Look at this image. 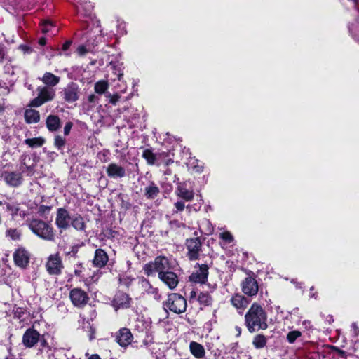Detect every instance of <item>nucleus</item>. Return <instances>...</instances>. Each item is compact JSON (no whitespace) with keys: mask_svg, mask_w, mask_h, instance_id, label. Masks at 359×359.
<instances>
[{"mask_svg":"<svg viewBox=\"0 0 359 359\" xmlns=\"http://www.w3.org/2000/svg\"><path fill=\"white\" fill-rule=\"evenodd\" d=\"M267 316L261 306L254 303L245 316V325L250 332L266 330Z\"/></svg>","mask_w":359,"mask_h":359,"instance_id":"f257e3e1","label":"nucleus"},{"mask_svg":"<svg viewBox=\"0 0 359 359\" xmlns=\"http://www.w3.org/2000/svg\"><path fill=\"white\" fill-rule=\"evenodd\" d=\"M174 269V262H170L164 256H158L153 262H150L144 266V273L149 276L158 272V276L168 270Z\"/></svg>","mask_w":359,"mask_h":359,"instance_id":"f03ea898","label":"nucleus"},{"mask_svg":"<svg viewBox=\"0 0 359 359\" xmlns=\"http://www.w3.org/2000/svg\"><path fill=\"white\" fill-rule=\"evenodd\" d=\"M29 228L34 233L43 239L51 241L54 238L52 227L41 220L32 219L29 223Z\"/></svg>","mask_w":359,"mask_h":359,"instance_id":"7ed1b4c3","label":"nucleus"},{"mask_svg":"<svg viewBox=\"0 0 359 359\" xmlns=\"http://www.w3.org/2000/svg\"><path fill=\"white\" fill-rule=\"evenodd\" d=\"M164 306L175 313H182L186 311L187 301L182 295L172 293L168 295Z\"/></svg>","mask_w":359,"mask_h":359,"instance_id":"20e7f679","label":"nucleus"},{"mask_svg":"<svg viewBox=\"0 0 359 359\" xmlns=\"http://www.w3.org/2000/svg\"><path fill=\"white\" fill-rule=\"evenodd\" d=\"M0 205L13 217L19 215L25 218L29 215L28 208H25L23 205L13 201H0Z\"/></svg>","mask_w":359,"mask_h":359,"instance_id":"39448f33","label":"nucleus"},{"mask_svg":"<svg viewBox=\"0 0 359 359\" xmlns=\"http://www.w3.org/2000/svg\"><path fill=\"white\" fill-rule=\"evenodd\" d=\"M37 90L38 96L30 102L31 107H39L45 102L53 100L55 96V90L47 87H39Z\"/></svg>","mask_w":359,"mask_h":359,"instance_id":"423d86ee","label":"nucleus"},{"mask_svg":"<svg viewBox=\"0 0 359 359\" xmlns=\"http://www.w3.org/2000/svg\"><path fill=\"white\" fill-rule=\"evenodd\" d=\"M46 268L48 273L50 275H58L61 273L63 268L62 260L58 254L50 255L46 264Z\"/></svg>","mask_w":359,"mask_h":359,"instance_id":"0eeeda50","label":"nucleus"},{"mask_svg":"<svg viewBox=\"0 0 359 359\" xmlns=\"http://www.w3.org/2000/svg\"><path fill=\"white\" fill-rule=\"evenodd\" d=\"M69 298L76 307H83L85 306L89 298L87 293L80 288H74L69 292Z\"/></svg>","mask_w":359,"mask_h":359,"instance_id":"6e6552de","label":"nucleus"},{"mask_svg":"<svg viewBox=\"0 0 359 359\" xmlns=\"http://www.w3.org/2000/svg\"><path fill=\"white\" fill-rule=\"evenodd\" d=\"M72 217L68 211L64 208H59L57 212L55 224L60 231L67 229L71 224Z\"/></svg>","mask_w":359,"mask_h":359,"instance_id":"1a4fd4ad","label":"nucleus"},{"mask_svg":"<svg viewBox=\"0 0 359 359\" xmlns=\"http://www.w3.org/2000/svg\"><path fill=\"white\" fill-rule=\"evenodd\" d=\"M188 252L187 256L191 260H196L199 257L201 243L198 238H191L187 241L186 243Z\"/></svg>","mask_w":359,"mask_h":359,"instance_id":"9d476101","label":"nucleus"},{"mask_svg":"<svg viewBox=\"0 0 359 359\" xmlns=\"http://www.w3.org/2000/svg\"><path fill=\"white\" fill-rule=\"evenodd\" d=\"M13 259L17 266L25 268L29 263V253L24 248L20 247L13 253Z\"/></svg>","mask_w":359,"mask_h":359,"instance_id":"9b49d317","label":"nucleus"},{"mask_svg":"<svg viewBox=\"0 0 359 359\" xmlns=\"http://www.w3.org/2000/svg\"><path fill=\"white\" fill-rule=\"evenodd\" d=\"M198 266V269L191 273L189 276V280L194 283H204L208 278V267L206 264L199 265Z\"/></svg>","mask_w":359,"mask_h":359,"instance_id":"f8f14e48","label":"nucleus"},{"mask_svg":"<svg viewBox=\"0 0 359 359\" xmlns=\"http://www.w3.org/2000/svg\"><path fill=\"white\" fill-rule=\"evenodd\" d=\"M39 333L34 329H28L22 337L23 344L28 348L34 346L39 339Z\"/></svg>","mask_w":359,"mask_h":359,"instance_id":"ddd939ff","label":"nucleus"},{"mask_svg":"<svg viewBox=\"0 0 359 359\" xmlns=\"http://www.w3.org/2000/svg\"><path fill=\"white\" fill-rule=\"evenodd\" d=\"M158 278L171 290L175 288L179 283L177 276L170 270L158 276Z\"/></svg>","mask_w":359,"mask_h":359,"instance_id":"4468645a","label":"nucleus"},{"mask_svg":"<svg viewBox=\"0 0 359 359\" xmlns=\"http://www.w3.org/2000/svg\"><path fill=\"white\" fill-rule=\"evenodd\" d=\"M175 194L180 198H183L186 201H190L194 198V191L187 188L186 182H180L177 185Z\"/></svg>","mask_w":359,"mask_h":359,"instance_id":"2eb2a0df","label":"nucleus"},{"mask_svg":"<svg viewBox=\"0 0 359 359\" xmlns=\"http://www.w3.org/2000/svg\"><path fill=\"white\" fill-rule=\"evenodd\" d=\"M64 98L68 102H73L79 99V88L76 83H72L64 89Z\"/></svg>","mask_w":359,"mask_h":359,"instance_id":"dca6fc26","label":"nucleus"},{"mask_svg":"<svg viewBox=\"0 0 359 359\" xmlns=\"http://www.w3.org/2000/svg\"><path fill=\"white\" fill-rule=\"evenodd\" d=\"M243 292L249 296L255 295L258 292V285L255 279L247 278L242 283Z\"/></svg>","mask_w":359,"mask_h":359,"instance_id":"f3484780","label":"nucleus"},{"mask_svg":"<svg viewBox=\"0 0 359 359\" xmlns=\"http://www.w3.org/2000/svg\"><path fill=\"white\" fill-rule=\"evenodd\" d=\"M107 174L111 178H122L126 176V170L116 163H110L107 168Z\"/></svg>","mask_w":359,"mask_h":359,"instance_id":"a211bd4d","label":"nucleus"},{"mask_svg":"<svg viewBox=\"0 0 359 359\" xmlns=\"http://www.w3.org/2000/svg\"><path fill=\"white\" fill-rule=\"evenodd\" d=\"M6 183L11 187H18L22 184V177L20 172H7L4 174Z\"/></svg>","mask_w":359,"mask_h":359,"instance_id":"6ab92c4d","label":"nucleus"},{"mask_svg":"<svg viewBox=\"0 0 359 359\" xmlns=\"http://www.w3.org/2000/svg\"><path fill=\"white\" fill-rule=\"evenodd\" d=\"M133 339V335L130 331L127 328H123L119 330L117 337L116 341L121 346H127L129 345Z\"/></svg>","mask_w":359,"mask_h":359,"instance_id":"aec40b11","label":"nucleus"},{"mask_svg":"<svg viewBox=\"0 0 359 359\" xmlns=\"http://www.w3.org/2000/svg\"><path fill=\"white\" fill-rule=\"evenodd\" d=\"M131 299L126 293H118L114 299V306L116 309L128 308L130 306Z\"/></svg>","mask_w":359,"mask_h":359,"instance_id":"412c9836","label":"nucleus"},{"mask_svg":"<svg viewBox=\"0 0 359 359\" xmlns=\"http://www.w3.org/2000/svg\"><path fill=\"white\" fill-rule=\"evenodd\" d=\"M231 302L236 309L240 310V313L243 312L249 304L247 299L241 294H235L233 296L231 299Z\"/></svg>","mask_w":359,"mask_h":359,"instance_id":"4be33fe9","label":"nucleus"},{"mask_svg":"<svg viewBox=\"0 0 359 359\" xmlns=\"http://www.w3.org/2000/svg\"><path fill=\"white\" fill-rule=\"evenodd\" d=\"M48 130L50 132H55L61 127L60 118L55 115H49L46 121Z\"/></svg>","mask_w":359,"mask_h":359,"instance_id":"5701e85b","label":"nucleus"},{"mask_svg":"<svg viewBox=\"0 0 359 359\" xmlns=\"http://www.w3.org/2000/svg\"><path fill=\"white\" fill-rule=\"evenodd\" d=\"M108 261V256L107 253L102 249L95 250L93 264L97 267L104 266Z\"/></svg>","mask_w":359,"mask_h":359,"instance_id":"b1692460","label":"nucleus"},{"mask_svg":"<svg viewBox=\"0 0 359 359\" xmlns=\"http://www.w3.org/2000/svg\"><path fill=\"white\" fill-rule=\"evenodd\" d=\"M76 8L78 13H81L82 15L88 16L90 15L93 9V5L90 1H81L78 2L76 4Z\"/></svg>","mask_w":359,"mask_h":359,"instance_id":"393cba45","label":"nucleus"},{"mask_svg":"<svg viewBox=\"0 0 359 359\" xmlns=\"http://www.w3.org/2000/svg\"><path fill=\"white\" fill-rule=\"evenodd\" d=\"M25 119L27 123H36L40 120V114L38 111L29 109L25 111Z\"/></svg>","mask_w":359,"mask_h":359,"instance_id":"a878e982","label":"nucleus"},{"mask_svg":"<svg viewBox=\"0 0 359 359\" xmlns=\"http://www.w3.org/2000/svg\"><path fill=\"white\" fill-rule=\"evenodd\" d=\"M190 351L197 358H201L205 355L203 346L195 341H191L189 345Z\"/></svg>","mask_w":359,"mask_h":359,"instance_id":"bb28decb","label":"nucleus"},{"mask_svg":"<svg viewBox=\"0 0 359 359\" xmlns=\"http://www.w3.org/2000/svg\"><path fill=\"white\" fill-rule=\"evenodd\" d=\"M41 80L47 86H55L60 82V77L50 72H46Z\"/></svg>","mask_w":359,"mask_h":359,"instance_id":"cd10ccee","label":"nucleus"},{"mask_svg":"<svg viewBox=\"0 0 359 359\" xmlns=\"http://www.w3.org/2000/svg\"><path fill=\"white\" fill-rule=\"evenodd\" d=\"M145 196L148 198H154L159 194V188L154 183H150L144 189Z\"/></svg>","mask_w":359,"mask_h":359,"instance_id":"c85d7f7f","label":"nucleus"},{"mask_svg":"<svg viewBox=\"0 0 359 359\" xmlns=\"http://www.w3.org/2000/svg\"><path fill=\"white\" fill-rule=\"evenodd\" d=\"M41 31L43 33L50 32L52 34H55V33L58 31V29L55 27L51 21L46 20H44L41 24Z\"/></svg>","mask_w":359,"mask_h":359,"instance_id":"c756f323","label":"nucleus"},{"mask_svg":"<svg viewBox=\"0 0 359 359\" xmlns=\"http://www.w3.org/2000/svg\"><path fill=\"white\" fill-rule=\"evenodd\" d=\"M267 343V339L266 337L263 334H257L256 335L252 341L253 346L257 349H260L266 346Z\"/></svg>","mask_w":359,"mask_h":359,"instance_id":"7c9ffc66","label":"nucleus"},{"mask_svg":"<svg viewBox=\"0 0 359 359\" xmlns=\"http://www.w3.org/2000/svg\"><path fill=\"white\" fill-rule=\"evenodd\" d=\"M71 224L76 230H83L85 228L83 219L80 215H76L72 217Z\"/></svg>","mask_w":359,"mask_h":359,"instance_id":"2f4dec72","label":"nucleus"},{"mask_svg":"<svg viewBox=\"0 0 359 359\" xmlns=\"http://www.w3.org/2000/svg\"><path fill=\"white\" fill-rule=\"evenodd\" d=\"M45 142L44 138L41 137L28 138L25 140V143L30 147H41Z\"/></svg>","mask_w":359,"mask_h":359,"instance_id":"473e14b6","label":"nucleus"},{"mask_svg":"<svg viewBox=\"0 0 359 359\" xmlns=\"http://www.w3.org/2000/svg\"><path fill=\"white\" fill-rule=\"evenodd\" d=\"M109 88V83L107 81L100 80L95 83L94 90L97 94H103Z\"/></svg>","mask_w":359,"mask_h":359,"instance_id":"72a5a7b5","label":"nucleus"},{"mask_svg":"<svg viewBox=\"0 0 359 359\" xmlns=\"http://www.w3.org/2000/svg\"><path fill=\"white\" fill-rule=\"evenodd\" d=\"M138 284L148 293H156L157 289L153 287L149 282L145 278H141L138 280Z\"/></svg>","mask_w":359,"mask_h":359,"instance_id":"f704fd0d","label":"nucleus"},{"mask_svg":"<svg viewBox=\"0 0 359 359\" xmlns=\"http://www.w3.org/2000/svg\"><path fill=\"white\" fill-rule=\"evenodd\" d=\"M198 301L203 306H209L212 304V299L207 292H201L198 297Z\"/></svg>","mask_w":359,"mask_h":359,"instance_id":"c9c22d12","label":"nucleus"},{"mask_svg":"<svg viewBox=\"0 0 359 359\" xmlns=\"http://www.w3.org/2000/svg\"><path fill=\"white\" fill-rule=\"evenodd\" d=\"M142 156L149 165H154L156 162V155L150 149H145L143 151Z\"/></svg>","mask_w":359,"mask_h":359,"instance_id":"e433bc0d","label":"nucleus"},{"mask_svg":"<svg viewBox=\"0 0 359 359\" xmlns=\"http://www.w3.org/2000/svg\"><path fill=\"white\" fill-rule=\"evenodd\" d=\"M219 237L223 240L224 244H230L233 241V236L229 231L220 233Z\"/></svg>","mask_w":359,"mask_h":359,"instance_id":"4c0bfd02","label":"nucleus"},{"mask_svg":"<svg viewBox=\"0 0 359 359\" xmlns=\"http://www.w3.org/2000/svg\"><path fill=\"white\" fill-rule=\"evenodd\" d=\"M66 140L65 138L61 137L60 135H56L54 139V145L55 147L59 149L62 150L65 145Z\"/></svg>","mask_w":359,"mask_h":359,"instance_id":"58836bf2","label":"nucleus"},{"mask_svg":"<svg viewBox=\"0 0 359 359\" xmlns=\"http://www.w3.org/2000/svg\"><path fill=\"white\" fill-rule=\"evenodd\" d=\"M135 280L134 278L128 275H124L119 278L120 283L126 287H129Z\"/></svg>","mask_w":359,"mask_h":359,"instance_id":"ea45409f","label":"nucleus"},{"mask_svg":"<svg viewBox=\"0 0 359 359\" xmlns=\"http://www.w3.org/2000/svg\"><path fill=\"white\" fill-rule=\"evenodd\" d=\"M301 336V332L299 331H291L287 334V341L292 344L295 341V340Z\"/></svg>","mask_w":359,"mask_h":359,"instance_id":"a19ab883","label":"nucleus"},{"mask_svg":"<svg viewBox=\"0 0 359 359\" xmlns=\"http://www.w3.org/2000/svg\"><path fill=\"white\" fill-rule=\"evenodd\" d=\"M20 235V232L15 229H10L6 231V236L13 240L19 238Z\"/></svg>","mask_w":359,"mask_h":359,"instance_id":"79ce46f5","label":"nucleus"},{"mask_svg":"<svg viewBox=\"0 0 359 359\" xmlns=\"http://www.w3.org/2000/svg\"><path fill=\"white\" fill-rule=\"evenodd\" d=\"M106 96L109 99V102L114 105H116L117 104L121 97L120 95H118V94L111 95L110 93H108L107 95H106Z\"/></svg>","mask_w":359,"mask_h":359,"instance_id":"37998d69","label":"nucleus"},{"mask_svg":"<svg viewBox=\"0 0 359 359\" xmlns=\"http://www.w3.org/2000/svg\"><path fill=\"white\" fill-rule=\"evenodd\" d=\"M72 122H67L66 123L65 127H64V134L65 135H68L70 133V130L72 128Z\"/></svg>","mask_w":359,"mask_h":359,"instance_id":"c03bdc74","label":"nucleus"},{"mask_svg":"<svg viewBox=\"0 0 359 359\" xmlns=\"http://www.w3.org/2000/svg\"><path fill=\"white\" fill-rule=\"evenodd\" d=\"M76 52L79 55L83 56L88 52V50L84 46H80L77 48Z\"/></svg>","mask_w":359,"mask_h":359,"instance_id":"a18cd8bd","label":"nucleus"},{"mask_svg":"<svg viewBox=\"0 0 359 359\" xmlns=\"http://www.w3.org/2000/svg\"><path fill=\"white\" fill-rule=\"evenodd\" d=\"M175 207L177 211H182L185 208V205L183 201H177L175 203Z\"/></svg>","mask_w":359,"mask_h":359,"instance_id":"49530a36","label":"nucleus"},{"mask_svg":"<svg viewBox=\"0 0 359 359\" xmlns=\"http://www.w3.org/2000/svg\"><path fill=\"white\" fill-rule=\"evenodd\" d=\"M50 210V208L48 207V206H45V205H41L39 206V210L38 212L41 214V215H44L46 214V212H48Z\"/></svg>","mask_w":359,"mask_h":359,"instance_id":"de8ad7c7","label":"nucleus"},{"mask_svg":"<svg viewBox=\"0 0 359 359\" xmlns=\"http://www.w3.org/2000/svg\"><path fill=\"white\" fill-rule=\"evenodd\" d=\"M98 97L96 96L94 94H92V95H90L88 97V100L89 102L90 103H97L98 102Z\"/></svg>","mask_w":359,"mask_h":359,"instance_id":"09e8293b","label":"nucleus"},{"mask_svg":"<svg viewBox=\"0 0 359 359\" xmlns=\"http://www.w3.org/2000/svg\"><path fill=\"white\" fill-rule=\"evenodd\" d=\"M19 49L21 50L24 53H31V48L26 45H20L19 46Z\"/></svg>","mask_w":359,"mask_h":359,"instance_id":"8fccbe9b","label":"nucleus"},{"mask_svg":"<svg viewBox=\"0 0 359 359\" xmlns=\"http://www.w3.org/2000/svg\"><path fill=\"white\" fill-rule=\"evenodd\" d=\"M71 43H72V42L70 41H66L62 45V50L66 51L70 47Z\"/></svg>","mask_w":359,"mask_h":359,"instance_id":"3c124183","label":"nucleus"},{"mask_svg":"<svg viewBox=\"0 0 359 359\" xmlns=\"http://www.w3.org/2000/svg\"><path fill=\"white\" fill-rule=\"evenodd\" d=\"M194 170L196 172H200L203 170V166L202 165H196L194 168Z\"/></svg>","mask_w":359,"mask_h":359,"instance_id":"603ef678","label":"nucleus"},{"mask_svg":"<svg viewBox=\"0 0 359 359\" xmlns=\"http://www.w3.org/2000/svg\"><path fill=\"white\" fill-rule=\"evenodd\" d=\"M39 43L41 46H44L46 43V38L44 37H41L39 41Z\"/></svg>","mask_w":359,"mask_h":359,"instance_id":"864d4df0","label":"nucleus"},{"mask_svg":"<svg viewBox=\"0 0 359 359\" xmlns=\"http://www.w3.org/2000/svg\"><path fill=\"white\" fill-rule=\"evenodd\" d=\"M89 359H101L98 355H92Z\"/></svg>","mask_w":359,"mask_h":359,"instance_id":"5fc2aeb1","label":"nucleus"},{"mask_svg":"<svg viewBox=\"0 0 359 359\" xmlns=\"http://www.w3.org/2000/svg\"><path fill=\"white\" fill-rule=\"evenodd\" d=\"M123 75V72H119L118 74V80H121L122 76Z\"/></svg>","mask_w":359,"mask_h":359,"instance_id":"6e6d98bb","label":"nucleus"},{"mask_svg":"<svg viewBox=\"0 0 359 359\" xmlns=\"http://www.w3.org/2000/svg\"><path fill=\"white\" fill-rule=\"evenodd\" d=\"M119 27H123V29H124L125 27H126V25L124 22H121V24H119L118 25Z\"/></svg>","mask_w":359,"mask_h":359,"instance_id":"4d7b16f0","label":"nucleus"},{"mask_svg":"<svg viewBox=\"0 0 359 359\" xmlns=\"http://www.w3.org/2000/svg\"><path fill=\"white\" fill-rule=\"evenodd\" d=\"M145 323H146L145 329H147V327L150 326V322H145Z\"/></svg>","mask_w":359,"mask_h":359,"instance_id":"13d9d810","label":"nucleus"},{"mask_svg":"<svg viewBox=\"0 0 359 359\" xmlns=\"http://www.w3.org/2000/svg\"><path fill=\"white\" fill-rule=\"evenodd\" d=\"M2 58H3V54H2L1 51L0 50V61L2 60Z\"/></svg>","mask_w":359,"mask_h":359,"instance_id":"bf43d9fd","label":"nucleus"},{"mask_svg":"<svg viewBox=\"0 0 359 359\" xmlns=\"http://www.w3.org/2000/svg\"><path fill=\"white\" fill-rule=\"evenodd\" d=\"M352 327H353L354 329H356V328H357V326H356V324H355V323H353V324H352Z\"/></svg>","mask_w":359,"mask_h":359,"instance_id":"052dcab7","label":"nucleus"},{"mask_svg":"<svg viewBox=\"0 0 359 359\" xmlns=\"http://www.w3.org/2000/svg\"><path fill=\"white\" fill-rule=\"evenodd\" d=\"M137 327L138 329H140L141 331L144 330V329L141 328L138 324L137 325Z\"/></svg>","mask_w":359,"mask_h":359,"instance_id":"680f3d73","label":"nucleus"},{"mask_svg":"<svg viewBox=\"0 0 359 359\" xmlns=\"http://www.w3.org/2000/svg\"><path fill=\"white\" fill-rule=\"evenodd\" d=\"M349 29H350V31H351V32H353V29L352 27H350V28H349Z\"/></svg>","mask_w":359,"mask_h":359,"instance_id":"e2e57ef3","label":"nucleus"},{"mask_svg":"<svg viewBox=\"0 0 359 359\" xmlns=\"http://www.w3.org/2000/svg\"><path fill=\"white\" fill-rule=\"evenodd\" d=\"M138 323H142V320H138Z\"/></svg>","mask_w":359,"mask_h":359,"instance_id":"0e129e2a","label":"nucleus"},{"mask_svg":"<svg viewBox=\"0 0 359 359\" xmlns=\"http://www.w3.org/2000/svg\"><path fill=\"white\" fill-rule=\"evenodd\" d=\"M304 323L305 325H306V324H307V323H308V324H310V323H309V322H306V321H304Z\"/></svg>","mask_w":359,"mask_h":359,"instance_id":"69168bd1","label":"nucleus"},{"mask_svg":"<svg viewBox=\"0 0 359 359\" xmlns=\"http://www.w3.org/2000/svg\"><path fill=\"white\" fill-rule=\"evenodd\" d=\"M93 339V337L92 335L90 336V339L92 340Z\"/></svg>","mask_w":359,"mask_h":359,"instance_id":"338daca9","label":"nucleus"}]
</instances>
